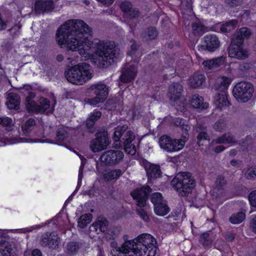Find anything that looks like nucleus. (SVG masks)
Returning <instances> with one entry per match:
<instances>
[{"mask_svg": "<svg viewBox=\"0 0 256 256\" xmlns=\"http://www.w3.org/2000/svg\"><path fill=\"white\" fill-rule=\"evenodd\" d=\"M247 179H252L256 177V166H251L248 168L244 174Z\"/></svg>", "mask_w": 256, "mask_h": 256, "instance_id": "44", "label": "nucleus"}, {"mask_svg": "<svg viewBox=\"0 0 256 256\" xmlns=\"http://www.w3.org/2000/svg\"><path fill=\"white\" fill-rule=\"evenodd\" d=\"M254 91V86L250 82L243 81L236 84L232 94L237 101L246 102L252 98Z\"/></svg>", "mask_w": 256, "mask_h": 256, "instance_id": "6", "label": "nucleus"}, {"mask_svg": "<svg viewBox=\"0 0 256 256\" xmlns=\"http://www.w3.org/2000/svg\"><path fill=\"white\" fill-rule=\"evenodd\" d=\"M36 94L34 92H29L28 93V96L26 98V104L28 110L30 111H32L35 104H36L33 100Z\"/></svg>", "mask_w": 256, "mask_h": 256, "instance_id": "37", "label": "nucleus"}, {"mask_svg": "<svg viewBox=\"0 0 256 256\" xmlns=\"http://www.w3.org/2000/svg\"><path fill=\"white\" fill-rule=\"evenodd\" d=\"M40 104H35L32 111L36 112L43 113L48 110V112H52V108H50V102L46 98H40L38 100Z\"/></svg>", "mask_w": 256, "mask_h": 256, "instance_id": "19", "label": "nucleus"}, {"mask_svg": "<svg viewBox=\"0 0 256 256\" xmlns=\"http://www.w3.org/2000/svg\"><path fill=\"white\" fill-rule=\"evenodd\" d=\"M184 138L176 139L164 134L159 138V144L160 148L168 152H173L181 150L184 146L186 142Z\"/></svg>", "mask_w": 256, "mask_h": 256, "instance_id": "7", "label": "nucleus"}, {"mask_svg": "<svg viewBox=\"0 0 256 256\" xmlns=\"http://www.w3.org/2000/svg\"><path fill=\"white\" fill-rule=\"evenodd\" d=\"M191 104L194 108L200 110L206 109L208 106V103L204 102L203 98L197 94H194L192 96Z\"/></svg>", "mask_w": 256, "mask_h": 256, "instance_id": "25", "label": "nucleus"}, {"mask_svg": "<svg viewBox=\"0 0 256 256\" xmlns=\"http://www.w3.org/2000/svg\"><path fill=\"white\" fill-rule=\"evenodd\" d=\"M113 139L115 142H120L123 145L126 152L134 154L136 152L135 146L132 144L135 139V135L130 130H128V126H118L115 128Z\"/></svg>", "mask_w": 256, "mask_h": 256, "instance_id": "4", "label": "nucleus"}, {"mask_svg": "<svg viewBox=\"0 0 256 256\" xmlns=\"http://www.w3.org/2000/svg\"><path fill=\"white\" fill-rule=\"evenodd\" d=\"M183 90L182 86L178 83L173 84L169 86L168 96L170 100L176 102L180 98Z\"/></svg>", "mask_w": 256, "mask_h": 256, "instance_id": "17", "label": "nucleus"}, {"mask_svg": "<svg viewBox=\"0 0 256 256\" xmlns=\"http://www.w3.org/2000/svg\"><path fill=\"white\" fill-rule=\"evenodd\" d=\"M102 115V113L100 111H94L93 112L91 113L90 116V118H92V120H94V122H96L98 119H99Z\"/></svg>", "mask_w": 256, "mask_h": 256, "instance_id": "56", "label": "nucleus"}, {"mask_svg": "<svg viewBox=\"0 0 256 256\" xmlns=\"http://www.w3.org/2000/svg\"><path fill=\"white\" fill-rule=\"evenodd\" d=\"M192 31L195 36H200L206 31V28L200 22H194L192 24Z\"/></svg>", "mask_w": 256, "mask_h": 256, "instance_id": "32", "label": "nucleus"}, {"mask_svg": "<svg viewBox=\"0 0 256 256\" xmlns=\"http://www.w3.org/2000/svg\"><path fill=\"white\" fill-rule=\"evenodd\" d=\"M137 72L138 70L136 66L126 64L122 68L120 80L124 83L130 82L134 80Z\"/></svg>", "mask_w": 256, "mask_h": 256, "instance_id": "13", "label": "nucleus"}, {"mask_svg": "<svg viewBox=\"0 0 256 256\" xmlns=\"http://www.w3.org/2000/svg\"><path fill=\"white\" fill-rule=\"evenodd\" d=\"M90 89L94 90L96 96H100L105 100L108 93V86L104 84H98L90 86Z\"/></svg>", "mask_w": 256, "mask_h": 256, "instance_id": "23", "label": "nucleus"}, {"mask_svg": "<svg viewBox=\"0 0 256 256\" xmlns=\"http://www.w3.org/2000/svg\"><path fill=\"white\" fill-rule=\"evenodd\" d=\"M120 10L125 14H127L129 10L133 8L132 4L128 1H124L121 3L120 6Z\"/></svg>", "mask_w": 256, "mask_h": 256, "instance_id": "49", "label": "nucleus"}, {"mask_svg": "<svg viewBox=\"0 0 256 256\" xmlns=\"http://www.w3.org/2000/svg\"><path fill=\"white\" fill-rule=\"evenodd\" d=\"M226 180L223 176H218L216 180L215 187H220L226 188Z\"/></svg>", "mask_w": 256, "mask_h": 256, "instance_id": "47", "label": "nucleus"}, {"mask_svg": "<svg viewBox=\"0 0 256 256\" xmlns=\"http://www.w3.org/2000/svg\"><path fill=\"white\" fill-rule=\"evenodd\" d=\"M54 4L52 0H38L35 4V12L38 14L48 12L54 10Z\"/></svg>", "mask_w": 256, "mask_h": 256, "instance_id": "16", "label": "nucleus"}, {"mask_svg": "<svg viewBox=\"0 0 256 256\" xmlns=\"http://www.w3.org/2000/svg\"><path fill=\"white\" fill-rule=\"evenodd\" d=\"M214 198L221 200H224L227 198V192L226 188L214 186L211 192Z\"/></svg>", "mask_w": 256, "mask_h": 256, "instance_id": "27", "label": "nucleus"}, {"mask_svg": "<svg viewBox=\"0 0 256 256\" xmlns=\"http://www.w3.org/2000/svg\"><path fill=\"white\" fill-rule=\"evenodd\" d=\"M91 30L83 20H69L62 24L56 33V40L62 48L78 51L86 59H93L100 68L111 65L116 58L115 44L110 41L88 39Z\"/></svg>", "mask_w": 256, "mask_h": 256, "instance_id": "1", "label": "nucleus"}, {"mask_svg": "<svg viewBox=\"0 0 256 256\" xmlns=\"http://www.w3.org/2000/svg\"><path fill=\"white\" fill-rule=\"evenodd\" d=\"M122 172L120 169H114L104 173V179L108 180L118 179L122 174Z\"/></svg>", "mask_w": 256, "mask_h": 256, "instance_id": "29", "label": "nucleus"}, {"mask_svg": "<svg viewBox=\"0 0 256 256\" xmlns=\"http://www.w3.org/2000/svg\"><path fill=\"white\" fill-rule=\"evenodd\" d=\"M14 248V245L11 244L6 246L4 248L2 249L4 256H16V254Z\"/></svg>", "mask_w": 256, "mask_h": 256, "instance_id": "46", "label": "nucleus"}, {"mask_svg": "<svg viewBox=\"0 0 256 256\" xmlns=\"http://www.w3.org/2000/svg\"><path fill=\"white\" fill-rule=\"evenodd\" d=\"M205 81V76L203 74L198 72L195 73L192 78L190 79V86L196 88L200 86Z\"/></svg>", "mask_w": 256, "mask_h": 256, "instance_id": "26", "label": "nucleus"}, {"mask_svg": "<svg viewBox=\"0 0 256 256\" xmlns=\"http://www.w3.org/2000/svg\"><path fill=\"white\" fill-rule=\"evenodd\" d=\"M236 142V140L232 134L228 132L223 134L222 136L213 140L212 141V144H234Z\"/></svg>", "mask_w": 256, "mask_h": 256, "instance_id": "24", "label": "nucleus"}, {"mask_svg": "<svg viewBox=\"0 0 256 256\" xmlns=\"http://www.w3.org/2000/svg\"><path fill=\"white\" fill-rule=\"evenodd\" d=\"M96 225L98 228V231L106 232L107 231L108 222L104 218H99L96 222Z\"/></svg>", "mask_w": 256, "mask_h": 256, "instance_id": "35", "label": "nucleus"}, {"mask_svg": "<svg viewBox=\"0 0 256 256\" xmlns=\"http://www.w3.org/2000/svg\"><path fill=\"white\" fill-rule=\"evenodd\" d=\"M68 134L64 130L61 129L58 131L56 136V141L58 144H62L63 142L67 138Z\"/></svg>", "mask_w": 256, "mask_h": 256, "instance_id": "41", "label": "nucleus"}, {"mask_svg": "<svg viewBox=\"0 0 256 256\" xmlns=\"http://www.w3.org/2000/svg\"><path fill=\"white\" fill-rule=\"evenodd\" d=\"M204 42L200 46L202 50H207L210 52H214L220 46V42L218 38L214 35H206L204 36Z\"/></svg>", "mask_w": 256, "mask_h": 256, "instance_id": "14", "label": "nucleus"}, {"mask_svg": "<svg viewBox=\"0 0 256 256\" xmlns=\"http://www.w3.org/2000/svg\"><path fill=\"white\" fill-rule=\"evenodd\" d=\"M6 104L9 109L18 110L19 108L20 98L16 93L10 92L8 94Z\"/></svg>", "mask_w": 256, "mask_h": 256, "instance_id": "22", "label": "nucleus"}, {"mask_svg": "<svg viewBox=\"0 0 256 256\" xmlns=\"http://www.w3.org/2000/svg\"><path fill=\"white\" fill-rule=\"evenodd\" d=\"M80 246V244L78 242H70L66 246V252L70 256H73L78 252Z\"/></svg>", "mask_w": 256, "mask_h": 256, "instance_id": "28", "label": "nucleus"}, {"mask_svg": "<svg viewBox=\"0 0 256 256\" xmlns=\"http://www.w3.org/2000/svg\"><path fill=\"white\" fill-rule=\"evenodd\" d=\"M112 248V256H155L156 252V240L150 234H143L132 240H125L120 247L117 243L110 242Z\"/></svg>", "mask_w": 256, "mask_h": 256, "instance_id": "2", "label": "nucleus"}, {"mask_svg": "<svg viewBox=\"0 0 256 256\" xmlns=\"http://www.w3.org/2000/svg\"><path fill=\"white\" fill-rule=\"evenodd\" d=\"M32 256H42V254L39 250L34 249L32 252Z\"/></svg>", "mask_w": 256, "mask_h": 256, "instance_id": "63", "label": "nucleus"}, {"mask_svg": "<svg viewBox=\"0 0 256 256\" xmlns=\"http://www.w3.org/2000/svg\"><path fill=\"white\" fill-rule=\"evenodd\" d=\"M214 102L217 108L220 109L228 106L230 102L228 99L226 92L218 93L214 98Z\"/></svg>", "mask_w": 256, "mask_h": 256, "instance_id": "21", "label": "nucleus"}, {"mask_svg": "<svg viewBox=\"0 0 256 256\" xmlns=\"http://www.w3.org/2000/svg\"><path fill=\"white\" fill-rule=\"evenodd\" d=\"M244 40L236 32L228 48V54L231 58L244 60L248 56V52L242 48Z\"/></svg>", "mask_w": 256, "mask_h": 256, "instance_id": "8", "label": "nucleus"}, {"mask_svg": "<svg viewBox=\"0 0 256 256\" xmlns=\"http://www.w3.org/2000/svg\"><path fill=\"white\" fill-rule=\"evenodd\" d=\"M95 122H94V120H92V118H88L86 122V125L88 128H90L94 126V125Z\"/></svg>", "mask_w": 256, "mask_h": 256, "instance_id": "60", "label": "nucleus"}, {"mask_svg": "<svg viewBox=\"0 0 256 256\" xmlns=\"http://www.w3.org/2000/svg\"><path fill=\"white\" fill-rule=\"evenodd\" d=\"M120 233L119 230L116 228H110V229L107 230L106 232V236L107 238L110 239L115 238Z\"/></svg>", "mask_w": 256, "mask_h": 256, "instance_id": "43", "label": "nucleus"}, {"mask_svg": "<svg viewBox=\"0 0 256 256\" xmlns=\"http://www.w3.org/2000/svg\"><path fill=\"white\" fill-rule=\"evenodd\" d=\"M152 192V189L148 186L136 188L131 192L130 194L136 201L138 207H144L146 204L148 195Z\"/></svg>", "mask_w": 256, "mask_h": 256, "instance_id": "11", "label": "nucleus"}, {"mask_svg": "<svg viewBox=\"0 0 256 256\" xmlns=\"http://www.w3.org/2000/svg\"><path fill=\"white\" fill-rule=\"evenodd\" d=\"M236 32L244 40L248 38L251 35V32L250 29L246 27H243L237 30Z\"/></svg>", "mask_w": 256, "mask_h": 256, "instance_id": "45", "label": "nucleus"}, {"mask_svg": "<svg viewBox=\"0 0 256 256\" xmlns=\"http://www.w3.org/2000/svg\"><path fill=\"white\" fill-rule=\"evenodd\" d=\"M198 134L197 136V144L198 146L202 145V142L206 140H210V136L206 132L204 128H198Z\"/></svg>", "mask_w": 256, "mask_h": 256, "instance_id": "33", "label": "nucleus"}, {"mask_svg": "<svg viewBox=\"0 0 256 256\" xmlns=\"http://www.w3.org/2000/svg\"><path fill=\"white\" fill-rule=\"evenodd\" d=\"M166 201L160 192H154L151 195V202L154 204V208Z\"/></svg>", "mask_w": 256, "mask_h": 256, "instance_id": "39", "label": "nucleus"}, {"mask_svg": "<svg viewBox=\"0 0 256 256\" xmlns=\"http://www.w3.org/2000/svg\"><path fill=\"white\" fill-rule=\"evenodd\" d=\"M170 183L172 187L182 196L190 193L195 186L194 180L188 172L178 173Z\"/></svg>", "mask_w": 256, "mask_h": 256, "instance_id": "5", "label": "nucleus"}, {"mask_svg": "<svg viewBox=\"0 0 256 256\" xmlns=\"http://www.w3.org/2000/svg\"><path fill=\"white\" fill-rule=\"evenodd\" d=\"M132 42L130 46V49L128 52V54L130 56H132L136 54V51L138 49V46L134 42L131 41Z\"/></svg>", "mask_w": 256, "mask_h": 256, "instance_id": "55", "label": "nucleus"}, {"mask_svg": "<svg viewBox=\"0 0 256 256\" xmlns=\"http://www.w3.org/2000/svg\"><path fill=\"white\" fill-rule=\"evenodd\" d=\"M231 79L226 77H219L216 79L214 85V88L216 90L220 92H226V90L231 82Z\"/></svg>", "mask_w": 256, "mask_h": 256, "instance_id": "20", "label": "nucleus"}, {"mask_svg": "<svg viewBox=\"0 0 256 256\" xmlns=\"http://www.w3.org/2000/svg\"><path fill=\"white\" fill-rule=\"evenodd\" d=\"M104 5L109 6L111 5L114 2V0H97Z\"/></svg>", "mask_w": 256, "mask_h": 256, "instance_id": "61", "label": "nucleus"}, {"mask_svg": "<svg viewBox=\"0 0 256 256\" xmlns=\"http://www.w3.org/2000/svg\"><path fill=\"white\" fill-rule=\"evenodd\" d=\"M124 156L122 152L110 150L104 152L100 157V160L106 165L113 166L120 163Z\"/></svg>", "mask_w": 256, "mask_h": 256, "instance_id": "10", "label": "nucleus"}, {"mask_svg": "<svg viewBox=\"0 0 256 256\" xmlns=\"http://www.w3.org/2000/svg\"><path fill=\"white\" fill-rule=\"evenodd\" d=\"M83 170L84 166L81 165L80 170H79V174H78V185L80 186L81 184L82 180L83 177Z\"/></svg>", "mask_w": 256, "mask_h": 256, "instance_id": "59", "label": "nucleus"}, {"mask_svg": "<svg viewBox=\"0 0 256 256\" xmlns=\"http://www.w3.org/2000/svg\"><path fill=\"white\" fill-rule=\"evenodd\" d=\"M146 171L148 180L156 178L160 176L161 172L159 166L152 164L146 160L142 162Z\"/></svg>", "mask_w": 256, "mask_h": 256, "instance_id": "15", "label": "nucleus"}, {"mask_svg": "<svg viewBox=\"0 0 256 256\" xmlns=\"http://www.w3.org/2000/svg\"><path fill=\"white\" fill-rule=\"evenodd\" d=\"M226 124L224 120H220L214 124V128L217 131L221 132L225 128Z\"/></svg>", "mask_w": 256, "mask_h": 256, "instance_id": "51", "label": "nucleus"}, {"mask_svg": "<svg viewBox=\"0 0 256 256\" xmlns=\"http://www.w3.org/2000/svg\"><path fill=\"white\" fill-rule=\"evenodd\" d=\"M146 34L147 35L148 38L150 40L154 39L158 36V32L155 28H148L146 32Z\"/></svg>", "mask_w": 256, "mask_h": 256, "instance_id": "50", "label": "nucleus"}, {"mask_svg": "<svg viewBox=\"0 0 256 256\" xmlns=\"http://www.w3.org/2000/svg\"><path fill=\"white\" fill-rule=\"evenodd\" d=\"M225 57L221 56L213 59L204 60L202 64L205 70H211L216 68L224 64Z\"/></svg>", "mask_w": 256, "mask_h": 256, "instance_id": "18", "label": "nucleus"}, {"mask_svg": "<svg viewBox=\"0 0 256 256\" xmlns=\"http://www.w3.org/2000/svg\"><path fill=\"white\" fill-rule=\"evenodd\" d=\"M142 208V207H139V208L136 210V212L144 221L148 222L149 220V217L146 211Z\"/></svg>", "mask_w": 256, "mask_h": 256, "instance_id": "52", "label": "nucleus"}, {"mask_svg": "<svg viewBox=\"0 0 256 256\" xmlns=\"http://www.w3.org/2000/svg\"><path fill=\"white\" fill-rule=\"evenodd\" d=\"M95 136L96 138L90 142V150L94 152H96L106 149L110 144L107 132H99L96 133Z\"/></svg>", "mask_w": 256, "mask_h": 256, "instance_id": "9", "label": "nucleus"}, {"mask_svg": "<svg viewBox=\"0 0 256 256\" xmlns=\"http://www.w3.org/2000/svg\"><path fill=\"white\" fill-rule=\"evenodd\" d=\"M226 4L230 6H236L238 4L240 0H225Z\"/></svg>", "mask_w": 256, "mask_h": 256, "instance_id": "57", "label": "nucleus"}, {"mask_svg": "<svg viewBox=\"0 0 256 256\" xmlns=\"http://www.w3.org/2000/svg\"><path fill=\"white\" fill-rule=\"evenodd\" d=\"M92 220V214H87L82 215L78 219V225L80 228H84L90 224Z\"/></svg>", "mask_w": 256, "mask_h": 256, "instance_id": "38", "label": "nucleus"}, {"mask_svg": "<svg viewBox=\"0 0 256 256\" xmlns=\"http://www.w3.org/2000/svg\"><path fill=\"white\" fill-rule=\"evenodd\" d=\"M250 228L252 232L256 233V215L251 220Z\"/></svg>", "mask_w": 256, "mask_h": 256, "instance_id": "58", "label": "nucleus"}, {"mask_svg": "<svg viewBox=\"0 0 256 256\" xmlns=\"http://www.w3.org/2000/svg\"><path fill=\"white\" fill-rule=\"evenodd\" d=\"M140 16V12L139 10L136 8H132V10L125 14L124 16L128 19L133 20L138 18Z\"/></svg>", "mask_w": 256, "mask_h": 256, "instance_id": "40", "label": "nucleus"}, {"mask_svg": "<svg viewBox=\"0 0 256 256\" xmlns=\"http://www.w3.org/2000/svg\"><path fill=\"white\" fill-rule=\"evenodd\" d=\"M104 100V99L98 96H96L94 98L88 99V102L92 105H96L98 103L103 102Z\"/></svg>", "mask_w": 256, "mask_h": 256, "instance_id": "53", "label": "nucleus"}, {"mask_svg": "<svg viewBox=\"0 0 256 256\" xmlns=\"http://www.w3.org/2000/svg\"><path fill=\"white\" fill-rule=\"evenodd\" d=\"M237 20H232L220 26V30L224 33H228L234 30L238 24Z\"/></svg>", "mask_w": 256, "mask_h": 256, "instance_id": "30", "label": "nucleus"}, {"mask_svg": "<svg viewBox=\"0 0 256 256\" xmlns=\"http://www.w3.org/2000/svg\"><path fill=\"white\" fill-rule=\"evenodd\" d=\"M36 125V122L34 118L28 119L22 126V130L25 134H28Z\"/></svg>", "mask_w": 256, "mask_h": 256, "instance_id": "36", "label": "nucleus"}, {"mask_svg": "<svg viewBox=\"0 0 256 256\" xmlns=\"http://www.w3.org/2000/svg\"><path fill=\"white\" fill-rule=\"evenodd\" d=\"M60 243V238L55 232L45 234L42 236L40 240V244L42 246L48 247L52 249L58 248Z\"/></svg>", "mask_w": 256, "mask_h": 256, "instance_id": "12", "label": "nucleus"}, {"mask_svg": "<svg viewBox=\"0 0 256 256\" xmlns=\"http://www.w3.org/2000/svg\"><path fill=\"white\" fill-rule=\"evenodd\" d=\"M226 238L227 240L231 242L234 240V236L232 233H228L226 235Z\"/></svg>", "mask_w": 256, "mask_h": 256, "instance_id": "64", "label": "nucleus"}, {"mask_svg": "<svg viewBox=\"0 0 256 256\" xmlns=\"http://www.w3.org/2000/svg\"><path fill=\"white\" fill-rule=\"evenodd\" d=\"M200 242L204 246H209L212 244V240L210 237L209 234L206 232L201 234Z\"/></svg>", "mask_w": 256, "mask_h": 256, "instance_id": "42", "label": "nucleus"}, {"mask_svg": "<svg viewBox=\"0 0 256 256\" xmlns=\"http://www.w3.org/2000/svg\"><path fill=\"white\" fill-rule=\"evenodd\" d=\"M246 218V214L244 212H238L233 214L230 218V222L232 224H238L244 220Z\"/></svg>", "mask_w": 256, "mask_h": 256, "instance_id": "34", "label": "nucleus"}, {"mask_svg": "<svg viewBox=\"0 0 256 256\" xmlns=\"http://www.w3.org/2000/svg\"><path fill=\"white\" fill-rule=\"evenodd\" d=\"M154 210L156 214L158 216H164L169 212L170 208L168 206L166 201H164L161 203V204L154 207Z\"/></svg>", "mask_w": 256, "mask_h": 256, "instance_id": "31", "label": "nucleus"}, {"mask_svg": "<svg viewBox=\"0 0 256 256\" xmlns=\"http://www.w3.org/2000/svg\"><path fill=\"white\" fill-rule=\"evenodd\" d=\"M248 200L250 204L256 208V190H254L250 192L248 195Z\"/></svg>", "mask_w": 256, "mask_h": 256, "instance_id": "54", "label": "nucleus"}, {"mask_svg": "<svg viewBox=\"0 0 256 256\" xmlns=\"http://www.w3.org/2000/svg\"><path fill=\"white\" fill-rule=\"evenodd\" d=\"M90 65L86 62L79 63L69 67L65 72V76L70 82L81 85L92 77Z\"/></svg>", "mask_w": 256, "mask_h": 256, "instance_id": "3", "label": "nucleus"}, {"mask_svg": "<svg viewBox=\"0 0 256 256\" xmlns=\"http://www.w3.org/2000/svg\"><path fill=\"white\" fill-rule=\"evenodd\" d=\"M0 124L4 126L11 127L14 125V122L11 118L8 117H0Z\"/></svg>", "mask_w": 256, "mask_h": 256, "instance_id": "48", "label": "nucleus"}, {"mask_svg": "<svg viewBox=\"0 0 256 256\" xmlns=\"http://www.w3.org/2000/svg\"><path fill=\"white\" fill-rule=\"evenodd\" d=\"M90 232H96L98 234L99 233L98 232V226L96 225V222H94L90 226Z\"/></svg>", "mask_w": 256, "mask_h": 256, "instance_id": "62", "label": "nucleus"}]
</instances>
